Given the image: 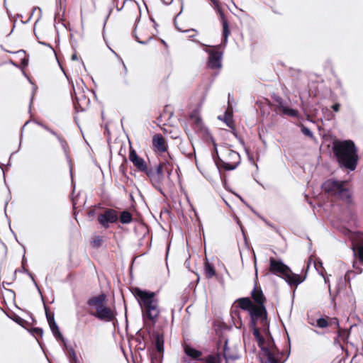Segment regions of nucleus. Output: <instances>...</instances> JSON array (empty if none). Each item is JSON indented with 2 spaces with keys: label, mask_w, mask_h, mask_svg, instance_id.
I'll return each mask as SVG.
<instances>
[{
  "label": "nucleus",
  "mask_w": 363,
  "mask_h": 363,
  "mask_svg": "<svg viewBox=\"0 0 363 363\" xmlns=\"http://www.w3.org/2000/svg\"><path fill=\"white\" fill-rule=\"evenodd\" d=\"M267 359L269 363H279V360L270 352H268L267 353Z\"/></svg>",
  "instance_id": "obj_38"
},
{
  "label": "nucleus",
  "mask_w": 363,
  "mask_h": 363,
  "mask_svg": "<svg viewBox=\"0 0 363 363\" xmlns=\"http://www.w3.org/2000/svg\"><path fill=\"white\" fill-rule=\"evenodd\" d=\"M269 272L282 279L286 274L290 272V268L280 260H277L274 257L269 258Z\"/></svg>",
  "instance_id": "obj_12"
},
{
  "label": "nucleus",
  "mask_w": 363,
  "mask_h": 363,
  "mask_svg": "<svg viewBox=\"0 0 363 363\" xmlns=\"http://www.w3.org/2000/svg\"><path fill=\"white\" fill-rule=\"evenodd\" d=\"M129 160L133 166L141 172L145 173L149 167L144 159L138 156L136 151L132 147L129 150Z\"/></svg>",
  "instance_id": "obj_16"
},
{
  "label": "nucleus",
  "mask_w": 363,
  "mask_h": 363,
  "mask_svg": "<svg viewBox=\"0 0 363 363\" xmlns=\"http://www.w3.org/2000/svg\"><path fill=\"white\" fill-rule=\"evenodd\" d=\"M72 60H77V55L76 54L72 55Z\"/></svg>",
  "instance_id": "obj_48"
},
{
  "label": "nucleus",
  "mask_w": 363,
  "mask_h": 363,
  "mask_svg": "<svg viewBox=\"0 0 363 363\" xmlns=\"http://www.w3.org/2000/svg\"><path fill=\"white\" fill-rule=\"evenodd\" d=\"M223 357L226 361L231 359L235 360L238 358V355L236 354L232 353L230 352V349L228 347V341H225L224 347H223Z\"/></svg>",
  "instance_id": "obj_31"
},
{
  "label": "nucleus",
  "mask_w": 363,
  "mask_h": 363,
  "mask_svg": "<svg viewBox=\"0 0 363 363\" xmlns=\"http://www.w3.org/2000/svg\"><path fill=\"white\" fill-rule=\"evenodd\" d=\"M152 337L155 341V347L157 351L160 354H163L164 352V335L162 333L156 331L152 334Z\"/></svg>",
  "instance_id": "obj_24"
},
{
  "label": "nucleus",
  "mask_w": 363,
  "mask_h": 363,
  "mask_svg": "<svg viewBox=\"0 0 363 363\" xmlns=\"http://www.w3.org/2000/svg\"><path fill=\"white\" fill-rule=\"evenodd\" d=\"M28 123H25L24 126H23V129L25 130L26 128V127L28 126Z\"/></svg>",
  "instance_id": "obj_52"
},
{
  "label": "nucleus",
  "mask_w": 363,
  "mask_h": 363,
  "mask_svg": "<svg viewBox=\"0 0 363 363\" xmlns=\"http://www.w3.org/2000/svg\"><path fill=\"white\" fill-rule=\"evenodd\" d=\"M67 355L69 359L70 363H77L78 358L77 356V353L72 347L67 349Z\"/></svg>",
  "instance_id": "obj_34"
},
{
  "label": "nucleus",
  "mask_w": 363,
  "mask_h": 363,
  "mask_svg": "<svg viewBox=\"0 0 363 363\" xmlns=\"http://www.w3.org/2000/svg\"><path fill=\"white\" fill-rule=\"evenodd\" d=\"M89 99L86 97L84 92L76 93L73 98L74 109L77 112L85 111L89 104Z\"/></svg>",
  "instance_id": "obj_15"
},
{
  "label": "nucleus",
  "mask_w": 363,
  "mask_h": 363,
  "mask_svg": "<svg viewBox=\"0 0 363 363\" xmlns=\"http://www.w3.org/2000/svg\"><path fill=\"white\" fill-rule=\"evenodd\" d=\"M45 313H46V318H47L49 326H50V330H52L54 336L57 339H60V340L63 339V336L61 334V333L59 330V328L55 321L54 314L51 312L48 311L46 308H45Z\"/></svg>",
  "instance_id": "obj_21"
},
{
  "label": "nucleus",
  "mask_w": 363,
  "mask_h": 363,
  "mask_svg": "<svg viewBox=\"0 0 363 363\" xmlns=\"http://www.w3.org/2000/svg\"><path fill=\"white\" fill-rule=\"evenodd\" d=\"M184 32H186L188 34L187 38H191V39L194 38L197 34V31L194 29L186 30H184Z\"/></svg>",
  "instance_id": "obj_39"
},
{
  "label": "nucleus",
  "mask_w": 363,
  "mask_h": 363,
  "mask_svg": "<svg viewBox=\"0 0 363 363\" xmlns=\"http://www.w3.org/2000/svg\"><path fill=\"white\" fill-rule=\"evenodd\" d=\"M41 127L43 128H44L45 130H48V132H50L52 135H55L59 140L60 142L62 143V145L64 146V145H67V142L66 140H65V138H63V136L60 134V133H58L57 132H55V130H53L52 129H51L49 126L43 124V123H36L35 124H34L32 127H31V130L35 134V139L40 142V143H45V138L43 137V135H42L40 130H39L38 127Z\"/></svg>",
  "instance_id": "obj_10"
},
{
  "label": "nucleus",
  "mask_w": 363,
  "mask_h": 363,
  "mask_svg": "<svg viewBox=\"0 0 363 363\" xmlns=\"http://www.w3.org/2000/svg\"><path fill=\"white\" fill-rule=\"evenodd\" d=\"M151 363H160L159 362H155V360L152 359Z\"/></svg>",
  "instance_id": "obj_54"
},
{
  "label": "nucleus",
  "mask_w": 363,
  "mask_h": 363,
  "mask_svg": "<svg viewBox=\"0 0 363 363\" xmlns=\"http://www.w3.org/2000/svg\"><path fill=\"white\" fill-rule=\"evenodd\" d=\"M239 313H240V312L238 311V309H232L231 310V315L233 318H235V316H238V318L240 319Z\"/></svg>",
  "instance_id": "obj_40"
},
{
  "label": "nucleus",
  "mask_w": 363,
  "mask_h": 363,
  "mask_svg": "<svg viewBox=\"0 0 363 363\" xmlns=\"http://www.w3.org/2000/svg\"><path fill=\"white\" fill-rule=\"evenodd\" d=\"M133 34H134V36L135 38V39L140 43H146L148 40V39L150 38V37H147L146 38H142L140 37H139L137 34V28L135 27L134 30H133Z\"/></svg>",
  "instance_id": "obj_36"
},
{
  "label": "nucleus",
  "mask_w": 363,
  "mask_h": 363,
  "mask_svg": "<svg viewBox=\"0 0 363 363\" xmlns=\"http://www.w3.org/2000/svg\"><path fill=\"white\" fill-rule=\"evenodd\" d=\"M213 4H214L215 5H216L217 6H218V1H216V0H213Z\"/></svg>",
  "instance_id": "obj_50"
},
{
  "label": "nucleus",
  "mask_w": 363,
  "mask_h": 363,
  "mask_svg": "<svg viewBox=\"0 0 363 363\" xmlns=\"http://www.w3.org/2000/svg\"><path fill=\"white\" fill-rule=\"evenodd\" d=\"M336 196L347 203H351L352 201L350 191L345 186L342 188L340 192L338 193Z\"/></svg>",
  "instance_id": "obj_27"
},
{
  "label": "nucleus",
  "mask_w": 363,
  "mask_h": 363,
  "mask_svg": "<svg viewBox=\"0 0 363 363\" xmlns=\"http://www.w3.org/2000/svg\"><path fill=\"white\" fill-rule=\"evenodd\" d=\"M251 298L253 300L255 306V314H261L262 320H261V327L264 331L268 330L269 322L267 320V312L265 307L267 301L265 296L259 286L256 284L253 290L251 291Z\"/></svg>",
  "instance_id": "obj_5"
},
{
  "label": "nucleus",
  "mask_w": 363,
  "mask_h": 363,
  "mask_svg": "<svg viewBox=\"0 0 363 363\" xmlns=\"http://www.w3.org/2000/svg\"><path fill=\"white\" fill-rule=\"evenodd\" d=\"M308 323L311 325H314V326H316V323L315 324L313 320H308Z\"/></svg>",
  "instance_id": "obj_46"
},
{
  "label": "nucleus",
  "mask_w": 363,
  "mask_h": 363,
  "mask_svg": "<svg viewBox=\"0 0 363 363\" xmlns=\"http://www.w3.org/2000/svg\"><path fill=\"white\" fill-rule=\"evenodd\" d=\"M203 274L205 277L208 279H210L217 275L214 266L207 259L204 262Z\"/></svg>",
  "instance_id": "obj_25"
},
{
  "label": "nucleus",
  "mask_w": 363,
  "mask_h": 363,
  "mask_svg": "<svg viewBox=\"0 0 363 363\" xmlns=\"http://www.w3.org/2000/svg\"><path fill=\"white\" fill-rule=\"evenodd\" d=\"M332 108L334 111L338 112L340 108V105L338 103H336L332 106Z\"/></svg>",
  "instance_id": "obj_41"
},
{
  "label": "nucleus",
  "mask_w": 363,
  "mask_h": 363,
  "mask_svg": "<svg viewBox=\"0 0 363 363\" xmlns=\"http://www.w3.org/2000/svg\"><path fill=\"white\" fill-rule=\"evenodd\" d=\"M170 74H171V69L167 70V76H166V77H164V79H166V80H167V79H168L169 76L170 75Z\"/></svg>",
  "instance_id": "obj_45"
},
{
  "label": "nucleus",
  "mask_w": 363,
  "mask_h": 363,
  "mask_svg": "<svg viewBox=\"0 0 363 363\" xmlns=\"http://www.w3.org/2000/svg\"><path fill=\"white\" fill-rule=\"evenodd\" d=\"M30 332L36 338L42 337L43 335V330L40 328H33Z\"/></svg>",
  "instance_id": "obj_35"
},
{
  "label": "nucleus",
  "mask_w": 363,
  "mask_h": 363,
  "mask_svg": "<svg viewBox=\"0 0 363 363\" xmlns=\"http://www.w3.org/2000/svg\"><path fill=\"white\" fill-rule=\"evenodd\" d=\"M152 146L154 150L160 154L167 152L168 145L164 137L160 134L157 133L152 137Z\"/></svg>",
  "instance_id": "obj_18"
},
{
  "label": "nucleus",
  "mask_w": 363,
  "mask_h": 363,
  "mask_svg": "<svg viewBox=\"0 0 363 363\" xmlns=\"http://www.w3.org/2000/svg\"><path fill=\"white\" fill-rule=\"evenodd\" d=\"M222 157L220 158L216 152V157H214L215 163L218 169H223L225 171L233 170L240 163L239 153L231 149L225 148L223 150Z\"/></svg>",
  "instance_id": "obj_6"
},
{
  "label": "nucleus",
  "mask_w": 363,
  "mask_h": 363,
  "mask_svg": "<svg viewBox=\"0 0 363 363\" xmlns=\"http://www.w3.org/2000/svg\"><path fill=\"white\" fill-rule=\"evenodd\" d=\"M315 322L316 327L320 329L330 328L334 333H337L334 338V345L340 347L345 352L346 356H349L347 345L350 331L340 328L339 319L336 317L324 315L318 318Z\"/></svg>",
  "instance_id": "obj_3"
},
{
  "label": "nucleus",
  "mask_w": 363,
  "mask_h": 363,
  "mask_svg": "<svg viewBox=\"0 0 363 363\" xmlns=\"http://www.w3.org/2000/svg\"><path fill=\"white\" fill-rule=\"evenodd\" d=\"M238 306L242 310L247 311L249 312L250 316V320H259V325H261V320H262V316L261 314H255V305L252 302V301L249 297H244L238 298L236 301Z\"/></svg>",
  "instance_id": "obj_11"
},
{
  "label": "nucleus",
  "mask_w": 363,
  "mask_h": 363,
  "mask_svg": "<svg viewBox=\"0 0 363 363\" xmlns=\"http://www.w3.org/2000/svg\"><path fill=\"white\" fill-rule=\"evenodd\" d=\"M118 220L123 224H128L133 221V215L128 211H123L118 215Z\"/></svg>",
  "instance_id": "obj_28"
},
{
  "label": "nucleus",
  "mask_w": 363,
  "mask_h": 363,
  "mask_svg": "<svg viewBox=\"0 0 363 363\" xmlns=\"http://www.w3.org/2000/svg\"><path fill=\"white\" fill-rule=\"evenodd\" d=\"M332 150L341 167L350 171L357 168L359 160L358 150L352 140H335L333 142Z\"/></svg>",
  "instance_id": "obj_2"
},
{
  "label": "nucleus",
  "mask_w": 363,
  "mask_h": 363,
  "mask_svg": "<svg viewBox=\"0 0 363 363\" xmlns=\"http://www.w3.org/2000/svg\"><path fill=\"white\" fill-rule=\"evenodd\" d=\"M155 167L161 177L164 186H171L173 184L171 176L174 169V164L169 154L167 153V156H164L158 164L155 165Z\"/></svg>",
  "instance_id": "obj_7"
},
{
  "label": "nucleus",
  "mask_w": 363,
  "mask_h": 363,
  "mask_svg": "<svg viewBox=\"0 0 363 363\" xmlns=\"http://www.w3.org/2000/svg\"><path fill=\"white\" fill-rule=\"evenodd\" d=\"M259 323V320H250V327L252 330V334L255 336L257 345L259 347H262L265 343L264 337L261 335L260 330L257 327V324Z\"/></svg>",
  "instance_id": "obj_22"
},
{
  "label": "nucleus",
  "mask_w": 363,
  "mask_h": 363,
  "mask_svg": "<svg viewBox=\"0 0 363 363\" xmlns=\"http://www.w3.org/2000/svg\"><path fill=\"white\" fill-rule=\"evenodd\" d=\"M104 243V238L101 235H95L91 238L90 244L94 248H99Z\"/></svg>",
  "instance_id": "obj_33"
},
{
  "label": "nucleus",
  "mask_w": 363,
  "mask_h": 363,
  "mask_svg": "<svg viewBox=\"0 0 363 363\" xmlns=\"http://www.w3.org/2000/svg\"><path fill=\"white\" fill-rule=\"evenodd\" d=\"M15 321L16 323H18L19 325H21L25 322V320L23 318H20L18 316L15 319Z\"/></svg>",
  "instance_id": "obj_43"
},
{
  "label": "nucleus",
  "mask_w": 363,
  "mask_h": 363,
  "mask_svg": "<svg viewBox=\"0 0 363 363\" xmlns=\"http://www.w3.org/2000/svg\"><path fill=\"white\" fill-rule=\"evenodd\" d=\"M184 352L188 357L194 360L201 361L202 358V352L193 348L189 345L184 346Z\"/></svg>",
  "instance_id": "obj_23"
},
{
  "label": "nucleus",
  "mask_w": 363,
  "mask_h": 363,
  "mask_svg": "<svg viewBox=\"0 0 363 363\" xmlns=\"http://www.w3.org/2000/svg\"><path fill=\"white\" fill-rule=\"evenodd\" d=\"M92 2L96 4H99L102 1V0H91Z\"/></svg>",
  "instance_id": "obj_47"
},
{
  "label": "nucleus",
  "mask_w": 363,
  "mask_h": 363,
  "mask_svg": "<svg viewBox=\"0 0 363 363\" xmlns=\"http://www.w3.org/2000/svg\"><path fill=\"white\" fill-rule=\"evenodd\" d=\"M346 184L347 182H340L328 179L323 183V188L326 193L336 196Z\"/></svg>",
  "instance_id": "obj_14"
},
{
  "label": "nucleus",
  "mask_w": 363,
  "mask_h": 363,
  "mask_svg": "<svg viewBox=\"0 0 363 363\" xmlns=\"http://www.w3.org/2000/svg\"><path fill=\"white\" fill-rule=\"evenodd\" d=\"M220 18L223 26V37L224 40L226 41L228 35H230V29L228 20L225 18V15L223 13H220Z\"/></svg>",
  "instance_id": "obj_30"
},
{
  "label": "nucleus",
  "mask_w": 363,
  "mask_h": 363,
  "mask_svg": "<svg viewBox=\"0 0 363 363\" xmlns=\"http://www.w3.org/2000/svg\"><path fill=\"white\" fill-rule=\"evenodd\" d=\"M132 293L141 308L145 323L147 324V321H149L152 326L155 325L160 314L159 300L156 298V293L143 291L138 287L133 288Z\"/></svg>",
  "instance_id": "obj_1"
},
{
  "label": "nucleus",
  "mask_w": 363,
  "mask_h": 363,
  "mask_svg": "<svg viewBox=\"0 0 363 363\" xmlns=\"http://www.w3.org/2000/svg\"><path fill=\"white\" fill-rule=\"evenodd\" d=\"M21 65L24 67L27 66L28 64V59L26 57H24L21 62Z\"/></svg>",
  "instance_id": "obj_42"
},
{
  "label": "nucleus",
  "mask_w": 363,
  "mask_h": 363,
  "mask_svg": "<svg viewBox=\"0 0 363 363\" xmlns=\"http://www.w3.org/2000/svg\"><path fill=\"white\" fill-rule=\"evenodd\" d=\"M106 296L104 293L89 298L86 304L88 313L104 322H111L116 319V312L106 305Z\"/></svg>",
  "instance_id": "obj_4"
},
{
  "label": "nucleus",
  "mask_w": 363,
  "mask_h": 363,
  "mask_svg": "<svg viewBox=\"0 0 363 363\" xmlns=\"http://www.w3.org/2000/svg\"><path fill=\"white\" fill-rule=\"evenodd\" d=\"M274 111L282 115H286L289 116L296 117L298 116V111L289 108L284 105L283 99L281 97L275 99Z\"/></svg>",
  "instance_id": "obj_17"
},
{
  "label": "nucleus",
  "mask_w": 363,
  "mask_h": 363,
  "mask_svg": "<svg viewBox=\"0 0 363 363\" xmlns=\"http://www.w3.org/2000/svg\"><path fill=\"white\" fill-rule=\"evenodd\" d=\"M224 121L226 123V125L229 128H230L233 130H235V127H234V121H233V113H232V111H227L225 113Z\"/></svg>",
  "instance_id": "obj_32"
},
{
  "label": "nucleus",
  "mask_w": 363,
  "mask_h": 363,
  "mask_svg": "<svg viewBox=\"0 0 363 363\" xmlns=\"http://www.w3.org/2000/svg\"><path fill=\"white\" fill-rule=\"evenodd\" d=\"M145 174L152 186L157 191L162 193L164 185L158 172L156 171L155 166L148 167Z\"/></svg>",
  "instance_id": "obj_13"
},
{
  "label": "nucleus",
  "mask_w": 363,
  "mask_h": 363,
  "mask_svg": "<svg viewBox=\"0 0 363 363\" xmlns=\"http://www.w3.org/2000/svg\"><path fill=\"white\" fill-rule=\"evenodd\" d=\"M118 220V213L113 208H104L103 212L97 216V221L105 229H108L111 224L116 223Z\"/></svg>",
  "instance_id": "obj_9"
},
{
  "label": "nucleus",
  "mask_w": 363,
  "mask_h": 363,
  "mask_svg": "<svg viewBox=\"0 0 363 363\" xmlns=\"http://www.w3.org/2000/svg\"><path fill=\"white\" fill-rule=\"evenodd\" d=\"M208 67L211 69H219L221 67L222 52L218 50H211L208 52Z\"/></svg>",
  "instance_id": "obj_19"
},
{
  "label": "nucleus",
  "mask_w": 363,
  "mask_h": 363,
  "mask_svg": "<svg viewBox=\"0 0 363 363\" xmlns=\"http://www.w3.org/2000/svg\"><path fill=\"white\" fill-rule=\"evenodd\" d=\"M94 210H93V211H90L89 212V216H92V215L94 214Z\"/></svg>",
  "instance_id": "obj_51"
},
{
  "label": "nucleus",
  "mask_w": 363,
  "mask_h": 363,
  "mask_svg": "<svg viewBox=\"0 0 363 363\" xmlns=\"http://www.w3.org/2000/svg\"><path fill=\"white\" fill-rule=\"evenodd\" d=\"M353 267L355 268L356 270H357L359 273H362V269L359 267H356V262H353Z\"/></svg>",
  "instance_id": "obj_44"
},
{
  "label": "nucleus",
  "mask_w": 363,
  "mask_h": 363,
  "mask_svg": "<svg viewBox=\"0 0 363 363\" xmlns=\"http://www.w3.org/2000/svg\"><path fill=\"white\" fill-rule=\"evenodd\" d=\"M190 120L192 121L193 128L195 130H201L203 127V122L201 118L199 116L198 113L193 112L189 116Z\"/></svg>",
  "instance_id": "obj_26"
},
{
  "label": "nucleus",
  "mask_w": 363,
  "mask_h": 363,
  "mask_svg": "<svg viewBox=\"0 0 363 363\" xmlns=\"http://www.w3.org/2000/svg\"><path fill=\"white\" fill-rule=\"evenodd\" d=\"M301 130L303 134H304L305 135H306L309 138H312L313 136V133L303 124L301 125Z\"/></svg>",
  "instance_id": "obj_37"
},
{
  "label": "nucleus",
  "mask_w": 363,
  "mask_h": 363,
  "mask_svg": "<svg viewBox=\"0 0 363 363\" xmlns=\"http://www.w3.org/2000/svg\"><path fill=\"white\" fill-rule=\"evenodd\" d=\"M36 9H36L35 7H34V8L32 9V14L34 13V11H36Z\"/></svg>",
  "instance_id": "obj_53"
},
{
  "label": "nucleus",
  "mask_w": 363,
  "mask_h": 363,
  "mask_svg": "<svg viewBox=\"0 0 363 363\" xmlns=\"http://www.w3.org/2000/svg\"><path fill=\"white\" fill-rule=\"evenodd\" d=\"M220 354H208L205 357H202L201 362L203 363H220Z\"/></svg>",
  "instance_id": "obj_29"
},
{
  "label": "nucleus",
  "mask_w": 363,
  "mask_h": 363,
  "mask_svg": "<svg viewBox=\"0 0 363 363\" xmlns=\"http://www.w3.org/2000/svg\"><path fill=\"white\" fill-rule=\"evenodd\" d=\"M352 250L360 264H363V232L349 231Z\"/></svg>",
  "instance_id": "obj_8"
},
{
  "label": "nucleus",
  "mask_w": 363,
  "mask_h": 363,
  "mask_svg": "<svg viewBox=\"0 0 363 363\" xmlns=\"http://www.w3.org/2000/svg\"><path fill=\"white\" fill-rule=\"evenodd\" d=\"M306 279V275L302 276L294 273L290 269V272L286 274L284 279L291 286L297 287L298 285L302 283Z\"/></svg>",
  "instance_id": "obj_20"
},
{
  "label": "nucleus",
  "mask_w": 363,
  "mask_h": 363,
  "mask_svg": "<svg viewBox=\"0 0 363 363\" xmlns=\"http://www.w3.org/2000/svg\"><path fill=\"white\" fill-rule=\"evenodd\" d=\"M135 9L137 11L140 12V9H139V6L138 5H135Z\"/></svg>",
  "instance_id": "obj_49"
}]
</instances>
